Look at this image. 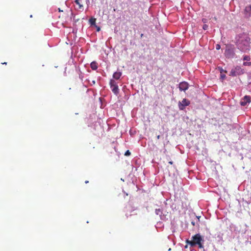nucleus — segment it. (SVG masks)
I'll list each match as a JSON object with an SVG mask.
<instances>
[{"instance_id": "1", "label": "nucleus", "mask_w": 251, "mask_h": 251, "mask_svg": "<svg viewBox=\"0 0 251 251\" xmlns=\"http://www.w3.org/2000/svg\"><path fill=\"white\" fill-rule=\"evenodd\" d=\"M251 39L246 34L241 35L237 42V47L243 52L249 51L250 49Z\"/></svg>"}, {"instance_id": "2", "label": "nucleus", "mask_w": 251, "mask_h": 251, "mask_svg": "<svg viewBox=\"0 0 251 251\" xmlns=\"http://www.w3.org/2000/svg\"><path fill=\"white\" fill-rule=\"evenodd\" d=\"M204 239L202 238L200 234L198 233L192 237L191 240H186V243L189 245L191 247H194L196 245L198 246L200 249H203V243Z\"/></svg>"}, {"instance_id": "3", "label": "nucleus", "mask_w": 251, "mask_h": 251, "mask_svg": "<svg viewBox=\"0 0 251 251\" xmlns=\"http://www.w3.org/2000/svg\"><path fill=\"white\" fill-rule=\"evenodd\" d=\"M235 47L232 45H227L226 46V49L225 51V55L227 58H232L235 55Z\"/></svg>"}, {"instance_id": "4", "label": "nucleus", "mask_w": 251, "mask_h": 251, "mask_svg": "<svg viewBox=\"0 0 251 251\" xmlns=\"http://www.w3.org/2000/svg\"><path fill=\"white\" fill-rule=\"evenodd\" d=\"M244 70L239 66H236L232 68L230 72L229 75L232 76H236L243 74Z\"/></svg>"}, {"instance_id": "5", "label": "nucleus", "mask_w": 251, "mask_h": 251, "mask_svg": "<svg viewBox=\"0 0 251 251\" xmlns=\"http://www.w3.org/2000/svg\"><path fill=\"white\" fill-rule=\"evenodd\" d=\"M110 86L113 93L117 95L119 93V89L117 83L113 79H111L110 81Z\"/></svg>"}, {"instance_id": "6", "label": "nucleus", "mask_w": 251, "mask_h": 251, "mask_svg": "<svg viewBox=\"0 0 251 251\" xmlns=\"http://www.w3.org/2000/svg\"><path fill=\"white\" fill-rule=\"evenodd\" d=\"M190 101L186 99H183L181 102H178V107L180 110H183L186 106L190 104Z\"/></svg>"}, {"instance_id": "7", "label": "nucleus", "mask_w": 251, "mask_h": 251, "mask_svg": "<svg viewBox=\"0 0 251 251\" xmlns=\"http://www.w3.org/2000/svg\"><path fill=\"white\" fill-rule=\"evenodd\" d=\"M251 97L249 96H245L241 100L240 103L242 106H246L247 104L251 102Z\"/></svg>"}, {"instance_id": "8", "label": "nucleus", "mask_w": 251, "mask_h": 251, "mask_svg": "<svg viewBox=\"0 0 251 251\" xmlns=\"http://www.w3.org/2000/svg\"><path fill=\"white\" fill-rule=\"evenodd\" d=\"M188 88V84L186 82H182L179 84V89L180 91H186Z\"/></svg>"}, {"instance_id": "9", "label": "nucleus", "mask_w": 251, "mask_h": 251, "mask_svg": "<svg viewBox=\"0 0 251 251\" xmlns=\"http://www.w3.org/2000/svg\"><path fill=\"white\" fill-rule=\"evenodd\" d=\"M245 14L250 16L251 14V5L247 6L244 10Z\"/></svg>"}, {"instance_id": "10", "label": "nucleus", "mask_w": 251, "mask_h": 251, "mask_svg": "<svg viewBox=\"0 0 251 251\" xmlns=\"http://www.w3.org/2000/svg\"><path fill=\"white\" fill-rule=\"evenodd\" d=\"M122 75V73L120 72H115L113 75V77L115 79H119Z\"/></svg>"}, {"instance_id": "11", "label": "nucleus", "mask_w": 251, "mask_h": 251, "mask_svg": "<svg viewBox=\"0 0 251 251\" xmlns=\"http://www.w3.org/2000/svg\"><path fill=\"white\" fill-rule=\"evenodd\" d=\"M90 66L93 70H96L98 69V64L96 61H93L91 63Z\"/></svg>"}, {"instance_id": "12", "label": "nucleus", "mask_w": 251, "mask_h": 251, "mask_svg": "<svg viewBox=\"0 0 251 251\" xmlns=\"http://www.w3.org/2000/svg\"><path fill=\"white\" fill-rule=\"evenodd\" d=\"M75 2L78 5L79 9H83V5L79 2V0H75Z\"/></svg>"}, {"instance_id": "13", "label": "nucleus", "mask_w": 251, "mask_h": 251, "mask_svg": "<svg viewBox=\"0 0 251 251\" xmlns=\"http://www.w3.org/2000/svg\"><path fill=\"white\" fill-rule=\"evenodd\" d=\"M96 19L92 18L89 20V23L91 25H95L96 24Z\"/></svg>"}, {"instance_id": "14", "label": "nucleus", "mask_w": 251, "mask_h": 251, "mask_svg": "<svg viewBox=\"0 0 251 251\" xmlns=\"http://www.w3.org/2000/svg\"><path fill=\"white\" fill-rule=\"evenodd\" d=\"M155 213L157 215H161L162 214V212L160 209H156Z\"/></svg>"}, {"instance_id": "15", "label": "nucleus", "mask_w": 251, "mask_h": 251, "mask_svg": "<svg viewBox=\"0 0 251 251\" xmlns=\"http://www.w3.org/2000/svg\"><path fill=\"white\" fill-rule=\"evenodd\" d=\"M243 60H244L249 61L250 60V56H248V55L244 56V57H243Z\"/></svg>"}, {"instance_id": "16", "label": "nucleus", "mask_w": 251, "mask_h": 251, "mask_svg": "<svg viewBox=\"0 0 251 251\" xmlns=\"http://www.w3.org/2000/svg\"><path fill=\"white\" fill-rule=\"evenodd\" d=\"M218 70L220 71L221 74L223 73V72H225V73H226L227 72L226 71H225L221 67H218Z\"/></svg>"}, {"instance_id": "17", "label": "nucleus", "mask_w": 251, "mask_h": 251, "mask_svg": "<svg viewBox=\"0 0 251 251\" xmlns=\"http://www.w3.org/2000/svg\"><path fill=\"white\" fill-rule=\"evenodd\" d=\"M131 154L130 151L129 150H127L126 151L125 153V155L126 156H128V155H130Z\"/></svg>"}, {"instance_id": "18", "label": "nucleus", "mask_w": 251, "mask_h": 251, "mask_svg": "<svg viewBox=\"0 0 251 251\" xmlns=\"http://www.w3.org/2000/svg\"><path fill=\"white\" fill-rule=\"evenodd\" d=\"M220 77H221V78L222 80H223V79H224L226 78V75L225 74H223V73H222V74H221Z\"/></svg>"}, {"instance_id": "19", "label": "nucleus", "mask_w": 251, "mask_h": 251, "mask_svg": "<svg viewBox=\"0 0 251 251\" xmlns=\"http://www.w3.org/2000/svg\"><path fill=\"white\" fill-rule=\"evenodd\" d=\"M243 65L244 66H250L251 65V62H244L243 63Z\"/></svg>"}, {"instance_id": "20", "label": "nucleus", "mask_w": 251, "mask_h": 251, "mask_svg": "<svg viewBox=\"0 0 251 251\" xmlns=\"http://www.w3.org/2000/svg\"><path fill=\"white\" fill-rule=\"evenodd\" d=\"M208 25H204L203 26V29L204 30H206L208 28Z\"/></svg>"}, {"instance_id": "21", "label": "nucleus", "mask_w": 251, "mask_h": 251, "mask_svg": "<svg viewBox=\"0 0 251 251\" xmlns=\"http://www.w3.org/2000/svg\"><path fill=\"white\" fill-rule=\"evenodd\" d=\"M167 160H169V163L170 164L172 165L173 164V162L172 161H171V160L170 161L169 159H167Z\"/></svg>"}, {"instance_id": "22", "label": "nucleus", "mask_w": 251, "mask_h": 251, "mask_svg": "<svg viewBox=\"0 0 251 251\" xmlns=\"http://www.w3.org/2000/svg\"><path fill=\"white\" fill-rule=\"evenodd\" d=\"M220 46L219 45L217 44L216 45V49L219 50V49H220Z\"/></svg>"}, {"instance_id": "23", "label": "nucleus", "mask_w": 251, "mask_h": 251, "mask_svg": "<svg viewBox=\"0 0 251 251\" xmlns=\"http://www.w3.org/2000/svg\"><path fill=\"white\" fill-rule=\"evenodd\" d=\"M191 224H192L193 226H195L196 225V223H195L194 221H192L191 222Z\"/></svg>"}, {"instance_id": "24", "label": "nucleus", "mask_w": 251, "mask_h": 251, "mask_svg": "<svg viewBox=\"0 0 251 251\" xmlns=\"http://www.w3.org/2000/svg\"><path fill=\"white\" fill-rule=\"evenodd\" d=\"M206 20L205 19H202V22H203V23H205V22H206Z\"/></svg>"}, {"instance_id": "25", "label": "nucleus", "mask_w": 251, "mask_h": 251, "mask_svg": "<svg viewBox=\"0 0 251 251\" xmlns=\"http://www.w3.org/2000/svg\"><path fill=\"white\" fill-rule=\"evenodd\" d=\"M160 135H157V139H160Z\"/></svg>"}, {"instance_id": "26", "label": "nucleus", "mask_w": 251, "mask_h": 251, "mask_svg": "<svg viewBox=\"0 0 251 251\" xmlns=\"http://www.w3.org/2000/svg\"><path fill=\"white\" fill-rule=\"evenodd\" d=\"M100 27H97V31H100Z\"/></svg>"}, {"instance_id": "27", "label": "nucleus", "mask_w": 251, "mask_h": 251, "mask_svg": "<svg viewBox=\"0 0 251 251\" xmlns=\"http://www.w3.org/2000/svg\"><path fill=\"white\" fill-rule=\"evenodd\" d=\"M58 11L59 12H62L63 11V10H61L60 8H58Z\"/></svg>"}, {"instance_id": "28", "label": "nucleus", "mask_w": 251, "mask_h": 251, "mask_svg": "<svg viewBox=\"0 0 251 251\" xmlns=\"http://www.w3.org/2000/svg\"><path fill=\"white\" fill-rule=\"evenodd\" d=\"M2 64H6L7 63L6 62H4V63H2Z\"/></svg>"}, {"instance_id": "29", "label": "nucleus", "mask_w": 251, "mask_h": 251, "mask_svg": "<svg viewBox=\"0 0 251 251\" xmlns=\"http://www.w3.org/2000/svg\"><path fill=\"white\" fill-rule=\"evenodd\" d=\"M85 182L86 183H88V182H89V181H88V180H86V181H85Z\"/></svg>"}, {"instance_id": "30", "label": "nucleus", "mask_w": 251, "mask_h": 251, "mask_svg": "<svg viewBox=\"0 0 251 251\" xmlns=\"http://www.w3.org/2000/svg\"><path fill=\"white\" fill-rule=\"evenodd\" d=\"M197 218H198V220H199V218H198V217H197Z\"/></svg>"}]
</instances>
